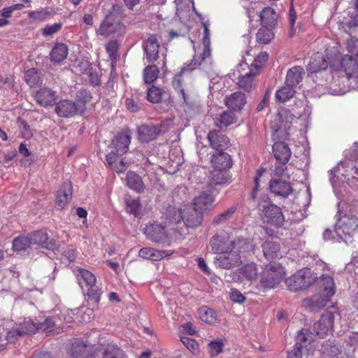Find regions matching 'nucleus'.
Here are the masks:
<instances>
[{
  "label": "nucleus",
  "mask_w": 358,
  "mask_h": 358,
  "mask_svg": "<svg viewBox=\"0 0 358 358\" xmlns=\"http://www.w3.org/2000/svg\"><path fill=\"white\" fill-rule=\"evenodd\" d=\"M214 201V197L211 194L203 192L194 199V208L203 214L213 208Z\"/></svg>",
  "instance_id": "18"
},
{
  "label": "nucleus",
  "mask_w": 358,
  "mask_h": 358,
  "mask_svg": "<svg viewBox=\"0 0 358 358\" xmlns=\"http://www.w3.org/2000/svg\"><path fill=\"white\" fill-rule=\"evenodd\" d=\"M199 317L206 323H212L215 320V312L206 306L199 309Z\"/></svg>",
  "instance_id": "56"
},
{
  "label": "nucleus",
  "mask_w": 358,
  "mask_h": 358,
  "mask_svg": "<svg viewBox=\"0 0 358 358\" xmlns=\"http://www.w3.org/2000/svg\"><path fill=\"white\" fill-rule=\"evenodd\" d=\"M54 12L50 8H43L38 10H34L29 13V17L34 20L44 21L51 18Z\"/></svg>",
  "instance_id": "43"
},
{
  "label": "nucleus",
  "mask_w": 358,
  "mask_h": 358,
  "mask_svg": "<svg viewBox=\"0 0 358 358\" xmlns=\"http://www.w3.org/2000/svg\"><path fill=\"white\" fill-rule=\"evenodd\" d=\"M224 343L221 341H211L208 344V352L211 357H216L222 352Z\"/></svg>",
  "instance_id": "58"
},
{
  "label": "nucleus",
  "mask_w": 358,
  "mask_h": 358,
  "mask_svg": "<svg viewBox=\"0 0 358 358\" xmlns=\"http://www.w3.org/2000/svg\"><path fill=\"white\" fill-rule=\"evenodd\" d=\"M343 354L346 358H358V349L355 343H350V335L343 345Z\"/></svg>",
  "instance_id": "53"
},
{
  "label": "nucleus",
  "mask_w": 358,
  "mask_h": 358,
  "mask_svg": "<svg viewBox=\"0 0 358 358\" xmlns=\"http://www.w3.org/2000/svg\"><path fill=\"white\" fill-rule=\"evenodd\" d=\"M341 69L348 78H358V61L349 55H345L341 60Z\"/></svg>",
  "instance_id": "21"
},
{
  "label": "nucleus",
  "mask_w": 358,
  "mask_h": 358,
  "mask_svg": "<svg viewBox=\"0 0 358 358\" xmlns=\"http://www.w3.org/2000/svg\"><path fill=\"white\" fill-rule=\"evenodd\" d=\"M321 294L331 298L335 294L334 279L329 275H323L318 281Z\"/></svg>",
  "instance_id": "40"
},
{
  "label": "nucleus",
  "mask_w": 358,
  "mask_h": 358,
  "mask_svg": "<svg viewBox=\"0 0 358 358\" xmlns=\"http://www.w3.org/2000/svg\"><path fill=\"white\" fill-rule=\"evenodd\" d=\"M245 94L241 92H236L224 98L226 106L234 111H240L246 104Z\"/></svg>",
  "instance_id": "23"
},
{
  "label": "nucleus",
  "mask_w": 358,
  "mask_h": 358,
  "mask_svg": "<svg viewBox=\"0 0 358 358\" xmlns=\"http://www.w3.org/2000/svg\"><path fill=\"white\" fill-rule=\"evenodd\" d=\"M207 138L210 146L216 150V152H223V150L229 145V140L227 136L222 134L220 131H210Z\"/></svg>",
  "instance_id": "17"
},
{
  "label": "nucleus",
  "mask_w": 358,
  "mask_h": 358,
  "mask_svg": "<svg viewBox=\"0 0 358 358\" xmlns=\"http://www.w3.org/2000/svg\"><path fill=\"white\" fill-rule=\"evenodd\" d=\"M273 153L277 162H288L292 152L288 145L282 141H277L273 145Z\"/></svg>",
  "instance_id": "26"
},
{
  "label": "nucleus",
  "mask_w": 358,
  "mask_h": 358,
  "mask_svg": "<svg viewBox=\"0 0 358 358\" xmlns=\"http://www.w3.org/2000/svg\"><path fill=\"white\" fill-rule=\"evenodd\" d=\"M227 171L213 167L210 174L209 185L216 186L229 184L230 178Z\"/></svg>",
  "instance_id": "30"
},
{
  "label": "nucleus",
  "mask_w": 358,
  "mask_h": 358,
  "mask_svg": "<svg viewBox=\"0 0 358 358\" xmlns=\"http://www.w3.org/2000/svg\"><path fill=\"white\" fill-rule=\"evenodd\" d=\"M159 43L156 36L150 35L146 40L144 50L149 62L156 61L159 58Z\"/></svg>",
  "instance_id": "25"
},
{
  "label": "nucleus",
  "mask_w": 358,
  "mask_h": 358,
  "mask_svg": "<svg viewBox=\"0 0 358 358\" xmlns=\"http://www.w3.org/2000/svg\"><path fill=\"white\" fill-rule=\"evenodd\" d=\"M258 270L254 263L248 264L240 268V273L248 280L257 278Z\"/></svg>",
  "instance_id": "48"
},
{
  "label": "nucleus",
  "mask_w": 358,
  "mask_h": 358,
  "mask_svg": "<svg viewBox=\"0 0 358 358\" xmlns=\"http://www.w3.org/2000/svg\"><path fill=\"white\" fill-rule=\"evenodd\" d=\"M78 272V279L82 287L83 286V283H85L87 287L95 284L96 278L92 273L83 268H79Z\"/></svg>",
  "instance_id": "45"
},
{
  "label": "nucleus",
  "mask_w": 358,
  "mask_h": 358,
  "mask_svg": "<svg viewBox=\"0 0 358 358\" xmlns=\"http://www.w3.org/2000/svg\"><path fill=\"white\" fill-rule=\"evenodd\" d=\"M296 93L294 87L285 84L275 93V99L279 102H285L292 98Z\"/></svg>",
  "instance_id": "42"
},
{
  "label": "nucleus",
  "mask_w": 358,
  "mask_h": 358,
  "mask_svg": "<svg viewBox=\"0 0 358 358\" xmlns=\"http://www.w3.org/2000/svg\"><path fill=\"white\" fill-rule=\"evenodd\" d=\"M28 234L31 245H37L43 248L52 251H55L58 248L56 240L52 238H50L48 234L43 230L36 231Z\"/></svg>",
  "instance_id": "9"
},
{
  "label": "nucleus",
  "mask_w": 358,
  "mask_h": 358,
  "mask_svg": "<svg viewBox=\"0 0 358 358\" xmlns=\"http://www.w3.org/2000/svg\"><path fill=\"white\" fill-rule=\"evenodd\" d=\"M257 73V69L255 71L253 68L250 67L249 72L239 76L238 87L246 92H250L253 87V78Z\"/></svg>",
  "instance_id": "36"
},
{
  "label": "nucleus",
  "mask_w": 358,
  "mask_h": 358,
  "mask_svg": "<svg viewBox=\"0 0 358 358\" xmlns=\"http://www.w3.org/2000/svg\"><path fill=\"white\" fill-rule=\"evenodd\" d=\"M31 245L29 234L17 237L13 241V248L15 251L25 250Z\"/></svg>",
  "instance_id": "49"
},
{
  "label": "nucleus",
  "mask_w": 358,
  "mask_h": 358,
  "mask_svg": "<svg viewBox=\"0 0 358 358\" xmlns=\"http://www.w3.org/2000/svg\"><path fill=\"white\" fill-rule=\"evenodd\" d=\"M68 50L64 43H56L50 53L51 61L55 63L63 62L68 55Z\"/></svg>",
  "instance_id": "37"
},
{
  "label": "nucleus",
  "mask_w": 358,
  "mask_h": 358,
  "mask_svg": "<svg viewBox=\"0 0 358 358\" xmlns=\"http://www.w3.org/2000/svg\"><path fill=\"white\" fill-rule=\"evenodd\" d=\"M167 130L164 124H143L137 128L138 138L141 143H149L165 134Z\"/></svg>",
  "instance_id": "6"
},
{
  "label": "nucleus",
  "mask_w": 358,
  "mask_h": 358,
  "mask_svg": "<svg viewBox=\"0 0 358 358\" xmlns=\"http://www.w3.org/2000/svg\"><path fill=\"white\" fill-rule=\"evenodd\" d=\"M330 181L332 185H335V176L336 173H341L348 183L353 180L358 181V150H357L355 160L345 159L341 161L336 166L329 171Z\"/></svg>",
  "instance_id": "4"
},
{
  "label": "nucleus",
  "mask_w": 358,
  "mask_h": 358,
  "mask_svg": "<svg viewBox=\"0 0 358 358\" xmlns=\"http://www.w3.org/2000/svg\"><path fill=\"white\" fill-rule=\"evenodd\" d=\"M72 185L70 182H64L57 191L56 195V208L63 209L71 199Z\"/></svg>",
  "instance_id": "20"
},
{
  "label": "nucleus",
  "mask_w": 358,
  "mask_h": 358,
  "mask_svg": "<svg viewBox=\"0 0 358 358\" xmlns=\"http://www.w3.org/2000/svg\"><path fill=\"white\" fill-rule=\"evenodd\" d=\"M266 172V169L261 168L257 171L256 174L253 179V186L250 192V196L252 200H255L257 197L259 188L260 187V182L262 181V175Z\"/></svg>",
  "instance_id": "52"
},
{
  "label": "nucleus",
  "mask_w": 358,
  "mask_h": 358,
  "mask_svg": "<svg viewBox=\"0 0 358 358\" xmlns=\"http://www.w3.org/2000/svg\"><path fill=\"white\" fill-rule=\"evenodd\" d=\"M147 99L151 103H159L162 99V90L159 87L152 86L148 90Z\"/></svg>",
  "instance_id": "54"
},
{
  "label": "nucleus",
  "mask_w": 358,
  "mask_h": 358,
  "mask_svg": "<svg viewBox=\"0 0 358 358\" xmlns=\"http://www.w3.org/2000/svg\"><path fill=\"white\" fill-rule=\"evenodd\" d=\"M24 79L30 87L36 86L43 82L41 73L37 71L35 69H31L27 71L24 74Z\"/></svg>",
  "instance_id": "46"
},
{
  "label": "nucleus",
  "mask_w": 358,
  "mask_h": 358,
  "mask_svg": "<svg viewBox=\"0 0 358 358\" xmlns=\"http://www.w3.org/2000/svg\"><path fill=\"white\" fill-rule=\"evenodd\" d=\"M284 268L280 264L271 262L265 265L261 275L260 283L265 288H273L284 278Z\"/></svg>",
  "instance_id": "5"
},
{
  "label": "nucleus",
  "mask_w": 358,
  "mask_h": 358,
  "mask_svg": "<svg viewBox=\"0 0 358 358\" xmlns=\"http://www.w3.org/2000/svg\"><path fill=\"white\" fill-rule=\"evenodd\" d=\"M269 187L273 194L282 197H287L293 191L290 182L281 179L272 178Z\"/></svg>",
  "instance_id": "19"
},
{
  "label": "nucleus",
  "mask_w": 358,
  "mask_h": 358,
  "mask_svg": "<svg viewBox=\"0 0 358 358\" xmlns=\"http://www.w3.org/2000/svg\"><path fill=\"white\" fill-rule=\"evenodd\" d=\"M88 297L90 299L94 301L95 303H98L100 299V296L101 294V290L95 284L93 285L88 286Z\"/></svg>",
  "instance_id": "62"
},
{
  "label": "nucleus",
  "mask_w": 358,
  "mask_h": 358,
  "mask_svg": "<svg viewBox=\"0 0 358 358\" xmlns=\"http://www.w3.org/2000/svg\"><path fill=\"white\" fill-rule=\"evenodd\" d=\"M272 28L262 26L256 34V41L259 44H266L273 38L274 34Z\"/></svg>",
  "instance_id": "44"
},
{
  "label": "nucleus",
  "mask_w": 358,
  "mask_h": 358,
  "mask_svg": "<svg viewBox=\"0 0 358 358\" xmlns=\"http://www.w3.org/2000/svg\"><path fill=\"white\" fill-rule=\"evenodd\" d=\"M55 110L62 117H70L79 115V110L76 103L69 99L62 100L57 103Z\"/></svg>",
  "instance_id": "16"
},
{
  "label": "nucleus",
  "mask_w": 358,
  "mask_h": 358,
  "mask_svg": "<svg viewBox=\"0 0 358 358\" xmlns=\"http://www.w3.org/2000/svg\"><path fill=\"white\" fill-rule=\"evenodd\" d=\"M69 353L71 358H94L92 346L80 339L71 343Z\"/></svg>",
  "instance_id": "12"
},
{
  "label": "nucleus",
  "mask_w": 358,
  "mask_h": 358,
  "mask_svg": "<svg viewBox=\"0 0 358 358\" xmlns=\"http://www.w3.org/2000/svg\"><path fill=\"white\" fill-rule=\"evenodd\" d=\"M315 280L312 271L309 268L302 269L286 280V285L290 290L304 289Z\"/></svg>",
  "instance_id": "7"
},
{
  "label": "nucleus",
  "mask_w": 358,
  "mask_h": 358,
  "mask_svg": "<svg viewBox=\"0 0 358 358\" xmlns=\"http://www.w3.org/2000/svg\"><path fill=\"white\" fill-rule=\"evenodd\" d=\"M92 96L87 90H80L76 94V101L75 102L79 110L80 115H84L86 110V104L91 101Z\"/></svg>",
  "instance_id": "38"
},
{
  "label": "nucleus",
  "mask_w": 358,
  "mask_h": 358,
  "mask_svg": "<svg viewBox=\"0 0 358 358\" xmlns=\"http://www.w3.org/2000/svg\"><path fill=\"white\" fill-rule=\"evenodd\" d=\"M236 210V208L235 206H231L228 210L226 211L217 215L214 217L213 219L212 223L214 225H220L223 223H225L227 220H229L234 213H235Z\"/></svg>",
  "instance_id": "51"
},
{
  "label": "nucleus",
  "mask_w": 358,
  "mask_h": 358,
  "mask_svg": "<svg viewBox=\"0 0 358 358\" xmlns=\"http://www.w3.org/2000/svg\"><path fill=\"white\" fill-rule=\"evenodd\" d=\"M241 263L240 255L232 250L217 255L214 259L215 266L224 269H230L238 266Z\"/></svg>",
  "instance_id": "10"
},
{
  "label": "nucleus",
  "mask_w": 358,
  "mask_h": 358,
  "mask_svg": "<svg viewBox=\"0 0 358 358\" xmlns=\"http://www.w3.org/2000/svg\"><path fill=\"white\" fill-rule=\"evenodd\" d=\"M334 232L337 236L338 242L352 243V236L355 233H358V218L347 215L339 217L335 224Z\"/></svg>",
  "instance_id": "3"
},
{
  "label": "nucleus",
  "mask_w": 358,
  "mask_h": 358,
  "mask_svg": "<svg viewBox=\"0 0 358 358\" xmlns=\"http://www.w3.org/2000/svg\"><path fill=\"white\" fill-rule=\"evenodd\" d=\"M131 143V132L129 130L119 132L112 141V146L116 150L117 154L122 155L129 150Z\"/></svg>",
  "instance_id": "14"
},
{
  "label": "nucleus",
  "mask_w": 358,
  "mask_h": 358,
  "mask_svg": "<svg viewBox=\"0 0 358 358\" xmlns=\"http://www.w3.org/2000/svg\"><path fill=\"white\" fill-rule=\"evenodd\" d=\"M203 214L194 208L183 210V223L186 228H196L201 225Z\"/></svg>",
  "instance_id": "24"
},
{
  "label": "nucleus",
  "mask_w": 358,
  "mask_h": 358,
  "mask_svg": "<svg viewBox=\"0 0 358 358\" xmlns=\"http://www.w3.org/2000/svg\"><path fill=\"white\" fill-rule=\"evenodd\" d=\"M230 299L234 302L239 303H243L246 299L245 296L242 294L241 292L236 289H231L230 292Z\"/></svg>",
  "instance_id": "64"
},
{
  "label": "nucleus",
  "mask_w": 358,
  "mask_h": 358,
  "mask_svg": "<svg viewBox=\"0 0 358 358\" xmlns=\"http://www.w3.org/2000/svg\"><path fill=\"white\" fill-rule=\"evenodd\" d=\"M210 243L212 250L220 255L227 253V252L232 250L235 248V243L233 241L217 234L212 237Z\"/></svg>",
  "instance_id": "15"
},
{
  "label": "nucleus",
  "mask_w": 358,
  "mask_h": 358,
  "mask_svg": "<svg viewBox=\"0 0 358 358\" xmlns=\"http://www.w3.org/2000/svg\"><path fill=\"white\" fill-rule=\"evenodd\" d=\"M346 49L350 54V56L357 59L358 58V38L352 37L346 41Z\"/></svg>",
  "instance_id": "57"
},
{
  "label": "nucleus",
  "mask_w": 358,
  "mask_h": 358,
  "mask_svg": "<svg viewBox=\"0 0 358 358\" xmlns=\"http://www.w3.org/2000/svg\"><path fill=\"white\" fill-rule=\"evenodd\" d=\"M287 162H277L274 166V169L272 171V173L273 176L280 177L283 174H285V171H287L286 164Z\"/></svg>",
  "instance_id": "63"
},
{
  "label": "nucleus",
  "mask_w": 358,
  "mask_h": 358,
  "mask_svg": "<svg viewBox=\"0 0 358 358\" xmlns=\"http://www.w3.org/2000/svg\"><path fill=\"white\" fill-rule=\"evenodd\" d=\"M126 180L128 187L137 192H141L145 189L142 178L134 171L127 173Z\"/></svg>",
  "instance_id": "41"
},
{
  "label": "nucleus",
  "mask_w": 358,
  "mask_h": 358,
  "mask_svg": "<svg viewBox=\"0 0 358 358\" xmlns=\"http://www.w3.org/2000/svg\"><path fill=\"white\" fill-rule=\"evenodd\" d=\"M330 298L322 294H315L311 298L303 301V306L310 308L311 310L320 309L327 306Z\"/></svg>",
  "instance_id": "32"
},
{
  "label": "nucleus",
  "mask_w": 358,
  "mask_h": 358,
  "mask_svg": "<svg viewBox=\"0 0 358 358\" xmlns=\"http://www.w3.org/2000/svg\"><path fill=\"white\" fill-rule=\"evenodd\" d=\"M213 167L228 171L232 165V159L231 156L224 152H216L213 155L211 159Z\"/></svg>",
  "instance_id": "28"
},
{
  "label": "nucleus",
  "mask_w": 358,
  "mask_h": 358,
  "mask_svg": "<svg viewBox=\"0 0 358 358\" xmlns=\"http://www.w3.org/2000/svg\"><path fill=\"white\" fill-rule=\"evenodd\" d=\"M258 208L262 212L265 222L270 223L276 227H280L285 221L281 209L271 203H259Z\"/></svg>",
  "instance_id": "8"
},
{
  "label": "nucleus",
  "mask_w": 358,
  "mask_h": 358,
  "mask_svg": "<svg viewBox=\"0 0 358 358\" xmlns=\"http://www.w3.org/2000/svg\"><path fill=\"white\" fill-rule=\"evenodd\" d=\"M18 328L20 329V334H22V336L34 334L38 330V324L31 319L25 320L20 324Z\"/></svg>",
  "instance_id": "47"
},
{
  "label": "nucleus",
  "mask_w": 358,
  "mask_h": 358,
  "mask_svg": "<svg viewBox=\"0 0 358 358\" xmlns=\"http://www.w3.org/2000/svg\"><path fill=\"white\" fill-rule=\"evenodd\" d=\"M236 120L234 113L231 111H224L214 118V124L216 127L222 128L234 124Z\"/></svg>",
  "instance_id": "39"
},
{
  "label": "nucleus",
  "mask_w": 358,
  "mask_h": 358,
  "mask_svg": "<svg viewBox=\"0 0 358 358\" xmlns=\"http://www.w3.org/2000/svg\"><path fill=\"white\" fill-rule=\"evenodd\" d=\"M304 74V70L301 66H295L292 67L287 73L285 84L295 88L301 82Z\"/></svg>",
  "instance_id": "34"
},
{
  "label": "nucleus",
  "mask_w": 358,
  "mask_h": 358,
  "mask_svg": "<svg viewBox=\"0 0 358 358\" xmlns=\"http://www.w3.org/2000/svg\"><path fill=\"white\" fill-rule=\"evenodd\" d=\"M35 98L38 104L43 107H48L55 104L57 99V95L56 92L51 89L44 87L37 91Z\"/></svg>",
  "instance_id": "22"
},
{
  "label": "nucleus",
  "mask_w": 358,
  "mask_h": 358,
  "mask_svg": "<svg viewBox=\"0 0 358 358\" xmlns=\"http://www.w3.org/2000/svg\"><path fill=\"white\" fill-rule=\"evenodd\" d=\"M181 221L183 222V211L176 207H169L166 217V224L171 227L173 229L178 231V227H174V225L180 224Z\"/></svg>",
  "instance_id": "35"
},
{
  "label": "nucleus",
  "mask_w": 358,
  "mask_h": 358,
  "mask_svg": "<svg viewBox=\"0 0 358 358\" xmlns=\"http://www.w3.org/2000/svg\"><path fill=\"white\" fill-rule=\"evenodd\" d=\"M334 322V315L331 312L327 311L324 313L320 319L315 322L313 325V331L320 338H323L333 328Z\"/></svg>",
  "instance_id": "13"
},
{
  "label": "nucleus",
  "mask_w": 358,
  "mask_h": 358,
  "mask_svg": "<svg viewBox=\"0 0 358 358\" xmlns=\"http://www.w3.org/2000/svg\"><path fill=\"white\" fill-rule=\"evenodd\" d=\"M262 26L275 28L278 23V15L275 10L271 7L264 8L259 14Z\"/></svg>",
  "instance_id": "33"
},
{
  "label": "nucleus",
  "mask_w": 358,
  "mask_h": 358,
  "mask_svg": "<svg viewBox=\"0 0 358 358\" xmlns=\"http://www.w3.org/2000/svg\"><path fill=\"white\" fill-rule=\"evenodd\" d=\"M126 203L127 212L137 217L141 211L139 201L138 199L127 200Z\"/></svg>",
  "instance_id": "59"
},
{
  "label": "nucleus",
  "mask_w": 358,
  "mask_h": 358,
  "mask_svg": "<svg viewBox=\"0 0 358 358\" xmlns=\"http://www.w3.org/2000/svg\"><path fill=\"white\" fill-rule=\"evenodd\" d=\"M159 69L156 65L148 66L143 71V79L145 83H152L155 81L159 75Z\"/></svg>",
  "instance_id": "50"
},
{
  "label": "nucleus",
  "mask_w": 358,
  "mask_h": 358,
  "mask_svg": "<svg viewBox=\"0 0 358 358\" xmlns=\"http://www.w3.org/2000/svg\"><path fill=\"white\" fill-rule=\"evenodd\" d=\"M327 66L328 63L324 55L321 52H316L310 57L307 66V71L310 73H315L325 70Z\"/></svg>",
  "instance_id": "27"
},
{
  "label": "nucleus",
  "mask_w": 358,
  "mask_h": 358,
  "mask_svg": "<svg viewBox=\"0 0 358 358\" xmlns=\"http://www.w3.org/2000/svg\"><path fill=\"white\" fill-rule=\"evenodd\" d=\"M147 238L151 241L165 244L169 242V237L164 227L157 223L147 225L144 229Z\"/></svg>",
  "instance_id": "11"
},
{
  "label": "nucleus",
  "mask_w": 358,
  "mask_h": 358,
  "mask_svg": "<svg viewBox=\"0 0 358 358\" xmlns=\"http://www.w3.org/2000/svg\"><path fill=\"white\" fill-rule=\"evenodd\" d=\"M204 29V36L203 38V51L198 55H195L193 59L189 64H185L180 72L176 75L173 79L172 85L173 88L178 91V94L181 96L183 102L186 104L190 103L189 94L188 90H185L182 87V75L187 71H193L196 66H201L202 69L207 73L211 71V62H210V50L209 47L210 43V30L208 24L206 22H202Z\"/></svg>",
  "instance_id": "1"
},
{
  "label": "nucleus",
  "mask_w": 358,
  "mask_h": 358,
  "mask_svg": "<svg viewBox=\"0 0 358 358\" xmlns=\"http://www.w3.org/2000/svg\"><path fill=\"white\" fill-rule=\"evenodd\" d=\"M62 27V24L57 22L51 25H46L41 29V33L44 36H50L58 32Z\"/></svg>",
  "instance_id": "60"
},
{
  "label": "nucleus",
  "mask_w": 358,
  "mask_h": 358,
  "mask_svg": "<svg viewBox=\"0 0 358 358\" xmlns=\"http://www.w3.org/2000/svg\"><path fill=\"white\" fill-rule=\"evenodd\" d=\"M103 358H124L123 351L114 345H108L103 355Z\"/></svg>",
  "instance_id": "55"
},
{
  "label": "nucleus",
  "mask_w": 358,
  "mask_h": 358,
  "mask_svg": "<svg viewBox=\"0 0 358 358\" xmlns=\"http://www.w3.org/2000/svg\"><path fill=\"white\" fill-rule=\"evenodd\" d=\"M262 250L266 259L274 262L273 260L281 257L280 245L273 241H266L262 244Z\"/></svg>",
  "instance_id": "29"
},
{
  "label": "nucleus",
  "mask_w": 358,
  "mask_h": 358,
  "mask_svg": "<svg viewBox=\"0 0 358 358\" xmlns=\"http://www.w3.org/2000/svg\"><path fill=\"white\" fill-rule=\"evenodd\" d=\"M181 341L193 354L199 352V345L195 340L188 337H181Z\"/></svg>",
  "instance_id": "61"
},
{
  "label": "nucleus",
  "mask_w": 358,
  "mask_h": 358,
  "mask_svg": "<svg viewBox=\"0 0 358 358\" xmlns=\"http://www.w3.org/2000/svg\"><path fill=\"white\" fill-rule=\"evenodd\" d=\"M124 14L121 6L114 5L110 13L100 24L96 33L101 36L110 34H123L125 32V26L123 23Z\"/></svg>",
  "instance_id": "2"
},
{
  "label": "nucleus",
  "mask_w": 358,
  "mask_h": 358,
  "mask_svg": "<svg viewBox=\"0 0 358 358\" xmlns=\"http://www.w3.org/2000/svg\"><path fill=\"white\" fill-rule=\"evenodd\" d=\"M307 330L302 329L299 331L296 337V343L294 349L287 352V358H301V349L308 341Z\"/></svg>",
  "instance_id": "31"
}]
</instances>
